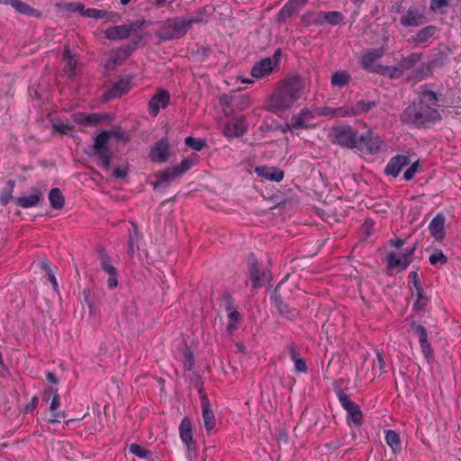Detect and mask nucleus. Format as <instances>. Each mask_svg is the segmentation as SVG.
<instances>
[{
    "instance_id": "obj_64",
    "label": "nucleus",
    "mask_w": 461,
    "mask_h": 461,
    "mask_svg": "<svg viewBox=\"0 0 461 461\" xmlns=\"http://www.w3.org/2000/svg\"><path fill=\"white\" fill-rule=\"evenodd\" d=\"M158 4H162L165 0H157Z\"/></svg>"
},
{
    "instance_id": "obj_61",
    "label": "nucleus",
    "mask_w": 461,
    "mask_h": 461,
    "mask_svg": "<svg viewBox=\"0 0 461 461\" xmlns=\"http://www.w3.org/2000/svg\"><path fill=\"white\" fill-rule=\"evenodd\" d=\"M131 0H121L122 5H125L129 4Z\"/></svg>"
},
{
    "instance_id": "obj_33",
    "label": "nucleus",
    "mask_w": 461,
    "mask_h": 461,
    "mask_svg": "<svg viewBox=\"0 0 461 461\" xmlns=\"http://www.w3.org/2000/svg\"><path fill=\"white\" fill-rule=\"evenodd\" d=\"M412 295L416 297L413 308L416 311L423 309L427 304L428 299L422 294L421 286H417V290L412 291Z\"/></svg>"
},
{
    "instance_id": "obj_6",
    "label": "nucleus",
    "mask_w": 461,
    "mask_h": 461,
    "mask_svg": "<svg viewBox=\"0 0 461 461\" xmlns=\"http://www.w3.org/2000/svg\"><path fill=\"white\" fill-rule=\"evenodd\" d=\"M332 139L338 144L351 149H357V146H359L362 141L360 134L349 127L333 129Z\"/></svg>"
},
{
    "instance_id": "obj_47",
    "label": "nucleus",
    "mask_w": 461,
    "mask_h": 461,
    "mask_svg": "<svg viewBox=\"0 0 461 461\" xmlns=\"http://www.w3.org/2000/svg\"><path fill=\"white\" fill-rule=\"evenodd\" d=\"M382 73L390 77H398L402 74V69L398 68H382Z\"/></svg>"
},
{
    "instance_id": "obj_8",
    "label": "nucleus",
    "mask_w": 461,
    "mask_h": 461,
    "mask_svg": "<svg viewBox=\"0 0 461 461\" xmlns=\"http://www.w3.org/2000/svg\"><path fill=\"white\" fill-rule=\"evenodd\" d=\"M315 118L314 113L308 109H303L298 114L292 118L291 122L285 123L284 131H297L300 129H309L314 127L316 123L313 122Z\"/></svg>"
},
{
    "instance_id": "obj_2",
    "label": "nucleus",
    "mask_w": 461,
    "mask_h": 461,
    "mask_svg": "<svg viewBox=\"0 0 461 461\" xmlns=\"http://www.w3.org/2000/svg\"><path fill=\"white\" fill-rule=\"evenodd\" d=\"M303 87V82L298 79L287 81L271 96L270 108L276 113L290 108L301 98Z\"/></svg>"
},
{
    "instance_id": "obj_26",
    "label": "nucleus",
    "mask_w": 461,
    "mask_h": 461,
    "mask_svg": "<svg viewBox=\"0 0 461 461\" xmlns=\"http://www.w3.org/2000/svg\"><path fill=\"white\" fill-rule=\"evenodd\" d=\"M350 77L347 71L339 70L336 71L330 79L331 85L336 87H343L348 84Z\"/></svg>"
},
{
    "instance_id": "obj_24",
    "label": "nucleus",
    "mask_w": 461,
    "mask_h": 461,
    "mask_svg": "<svg viewBox=\"0 0 461 461\" xmlns=\"http://www.w3.org/2000/svg\"><path fill=\"white\" fill-rule=\"evenodd\" d=\"M41 199V194L39 191H33L32 194L17 198L16 203L22 208H32L36 206Z\"/></svg>"
},
{
    "instance_id": "obj_62",
    "label": "nucleus",
    "mask_w": 461,
    "mask_h": 461,
    "mask_svg": "<svg viewBox=\"0 0 461 461\" xmlns=\"http://www.w3.org/2000/svg\"><path fill=\"white\" fill-rule=\"evenodd\" d=\"M37 402H38V399L36 397H34L32 399V404L35 405V404H37Z\"/></svg>"
},
{
    "instance_id": "obj_27",
    "label": "nucleus",
    "mask_w": 461,
    "mask_h": 461,
    "mask_svg": "<svg viewBox=\"0 0 461 461\" xmlns=\"http://www.w3.org/2000/svg\"><path fill=\"white\" fill-rule=\"evenodd\" d=\"M385 441L393 453L401 451V442L399 435L394 430H387L385 432Z\"/></svg>"
},
{
    "instance_id": "obj_22",
    "label": "nucleus",
    "mask_w": 461,
    "mask_h": 461,
    "mask_svg": "<svg viewBox=\"0 0 461 461\" xmlns=\"http://www.w3.org/2000/svg\"><path fill=\"white\" fill-rule=\"evenodd\" d=\"M382 56V51L380 50H373L371 51H367L362 56L361 64L365 69L369 71H376L377 67L375 65L376 59H378Z\"/></svg>"
},
{
    "instance_id": "obj_7",
    "label": "nucleus",
    "mask_w": 461,
    "mask_h": 461,
    "mask_svg": "<svg viewBox=\"0 0 461 461\" xmlns=\"http://www.w3.org/2000/svg\"><path fill=\"white\" fill-rule=\"evenodd\" d=\"M280 55L281 51L277 50L272 58H266L257 62L251 69V76L257 79L269 76L276 68Z\"/></svg>"
},
{
    "instance_id": "obj_17",
    "label": "nucleus",
    "mask_w": 461,
    "mask_h": 461,
    "mask_svg": "<svg viewBox=\"0 0 461 461\" xmlns=\"http://www.w3.org/2000/svg\"><path fill=\"white\" fill-rule=\"evenodd\" d=\"M168 142L165 139L157 142L150 151L151 159L159 163L165 162L168 158Z\"/></svg>"
},
{
    "instance_id": "obj_50",
    "label": "nucleus",
    "mask_w": 461,
    "mask_h": 461,
    "mask_svg": "<svg viewBox=\"0 0 461 461\" xmlns=\"http://www.w3.org/2000/svg\"><path fill=\"white\" fill-rule=\"evenodd\" d=\"M251 281L255 287L261 285V276L258 270L251 272Z\"/></svg>"
},
{
    "instance_id": "obj_34",
    "label": "nucleus",
    "mask_w": 461,
    "mask_h": 461,
    "mask_svg": "<svg viewBox=\"0 0 461 461\" xmlns=\"http://www.w3.org/2000/svg\"><path fill=\"white\" fill-rule=\"evenodd\" d=\"M132 86L133 83L131 78H123L115 85L114 91L117 95H121L130 91Z\"/></svg>"
},
{
    "instance_id": "obj_57",
    "label": "nucleus",
    "mask_w": 461,
    "mask_h": 461,
    "mask_svg": "<svg viewBox=\"0 0 461 461\" xmlns=\"http://www.w3.org/2000/svg\"><path fill=\"white\" fill-rule=\"evenodd\" d=\"M46 377H47V380L51 384L58 383V379H57L56 375L52 373H48Z\"/></svg>"
},
{
    "instance_id": "obj_55",
    "label": "nucleus",
    "mask_w": 461,
    "mask_h": 461,
    "mask_svg": "<svg viewBox=\"0 0 461 461\" xmlns=\"http://www.w3.org/2000/svg\"><path fill=\"white\" fill-rule=\"evenodd\" d=\"M291 2V5H294L295 9L298 11L300 7H302L307 0H289Z\"/></svg>"
},
{
    "instance_id": "obj_19",
    "label": "nucleus",
    "mask_w": 461,
    "mask_h": 461,
    "mask_svg": "<svg viewBox=\"0 0 461 461\" xmlns=\"http://www.w3.org/2000/svg\"><path fill=\"white\" fill-rule=\"evenodd\" d=\"M409 160L406 156H396L389 161L384 171L386 175L396 177L399 176L402 167L407 166Z\"/></svg>"
},
{
    "instance_id": "obj_16",
    "label": "nucleus",
    "mask_w": 461,
    "mask_h": 461,
    "mask_svg": "<svg viewBox=\"0 0 461 461\" xmlns=\"http://www.w3.org/2000/svg\"><path fill=\"white\" fill-rule=\"evenodd\" d=\"M246 122L243 118L234 119L227 123L223 134L228 138L241 136L246 131Z\"/></svg>"
},
{
    "instance_id": "obj_29",
    "label": "nucleus",
    "mask_w": 461,
    "mask_h": 461,
    "mask_svg": "<svg viewBox=\"0 0 461 461\" xmlns=\"http://www.w3.org/2000/svg\"><path fill=\"white\" fill-rule=\"evenodd\" d=\"M421 20V14L410 11L402 18L401 23L403 26H418Z\"/></svg>"
},
{
    "instance_id": "obj_51",
    "label": "nucleus",
    "mask_w": 461,
    "mask_h": 461,
    "mask_svg": "<svg viewBox=\"0 0 461 461\" xmlns=\"http://www.w3.org/2000/svg\"><path fill=\"white\" fill-rule=\"evenodd\" d=\"M127 173H128L127 167H118L113 171V176L116 178H123L127 176Z\"/></svg>"
},
{
    "instance_id": "obj_56",
    "label": "nucleus",
    "mask_w": 461,
    "mask_h": 461,
    "mask_svg": "<svg viewBox=\"0 0 461 461\" xmlns=\"http://www.w3.org/2000/svg\"><path fill=\"white\" fill-rule=\"evenodd\" d=\"M390 243L392 244V246L395 247L396 249H399L402 246L403 241L401 239H395L392 240Z\"/></svg>"
},
{
    "instance_id": "obj_48",
    "label": "nucleus",
    "mask_w": 461,
    "mask_h": 461,
    "mask_svg": "<svg viewBox=\"0 0 461 461\" xmlns=\"http://www.w3.org/2000/svg\"><path fill=\"white\" fill-rule=\"evenodd\" d=\"M12 190L13 186H11L7 191L3 192L0 195V203L4 205L7 204L12 199Z\"/></svg>"
},
{
    "instance_id": "obj_53",
    "label": "nucleus",
    "mask_w": 461,
    "mask_h": 461,
    "mask_svg": "<svg viewBox=\"0 0 461 461\" xmlns=\"http://www.w3.org/2000/svg\"><path fill=\"white\" fill-rule=\"evenodd\" d=\"M377 360L375 363V366H378L379 369L383 371L384 369V361L380 352L376 353Z\"/></svg>"
},
{
    "instance_id": "obj_30",
    "label": "nucleus",
    "mask_w": 461,
    "mask_h": 461,
    "mask_svg": "<svg viewBox=\"0 0 461 461\" xmlns=\"http://www.w3.org/2000/svg\"><path fill=\"white\" fill-rule=\"evenodd\" d=\"M60 401L59 394H55L52 398L51 403H50V411L52 412L51 418L50 419V421L53 422H59L62 419L65 418L64 414L62 412H55V411L59 407Z\"/></svg>"
},
{
    "instance_id": "obj_59",
    "label": "nucleus",
    "mask_w": 461,
    "mask_h": 461,
    "mask_svg": "<svg viewBox=\"0 0 461 461\" xmlns=\"http://www.w3.org/2000/svg\"><path fill=\"white\" fill-rule=\"evenodd\" d=\"M239 80H240L242 83H252L253 81L249 78H245V77H239Z\"/></svg>"
},
{
    "instance_id": "obj_10",
    "label": "nucleus",
    "mask_w": 461,
    "mask_h": 461,
    "mask_svg": "<svg viewBox=\"0 0 461 461\" xmlns=\"http://www.w3.org/2000/svg\"><path fill=\"white\" fill-rule=\"evenodd\" d=\"M197 163V156L190 158H184L179 166L172 167L163 171L160 174V182H167L169 180H173L187 170H189L194 165Z\"/></svg>"
},
{
    "instance_id": "obj_21",
    "label": "nucleus",
    "mask_w": 461,
    "mask_h": 461,
    "mask_svg": "<svg viewBox=\"0 0 461 461\" xmlns=\"http://www.w3.org/2000/svg\"><path fill=\"white\" fill-rule=\"evenodd\" d=\"M415 330L419 336V341L420 344L421 352H422L424 357L426 358V360L428 361V363H429L433 359V354H432V349H431L430 344L429 343V341L427 339L426 330L421 326H417L415 328Z\"/></svg>"
},
{
    "instance_id": "obj_14",
    "label": "nucleus",
    "mask_w": 461,
    "mask_h": 461,
    "mask_svg": "<svg viewBox=\"0 0 461 461\" xmlns=\"http://www.w3.org/2000/svg\"><path fill=\"white\" fill-rule=\"evenodd\" d=\"M169 93L166 90H159L150 99L149 104V113L156 116L161 109L167 107L169 103Z\"/></svg>"
},
{
    "instance_id": "obj_45",
    "label": "nucleus",
    "mask_w": 461,
    "mask_h": 461,
    "mask_svg": "<svg viewBox=\"0 0 461 461\" xmlns=\"http://www.w3.org/2000/svg\"><path fill=\"white\" fill-rule=\"evenodd\" d=\"M418 162L412 163L403 173V178L409 181L413 178L418 171Z\"/></svg>"
},
{
    "instance_id": "obj_35",
    "label": "nucleus",
    "mask_w": 461,
    "mask_h": 461,
    "mask_svg": "<svg viewBox=\"0 0 461 461\" xmlns=\"http://www.w3.org/2000/svg\"><path fill=\"white\" fill-rule=\"evenodd\" d=\"M185 142L189 148L197 151L202 150L206 145L205 140L201 138L187 137Z\"/></svg>"
},
{
    "instance_id": "obj_42",
    "label": "nucleus",
    "mask_w": 461,
    "mask_h": 461,
    "mask_svg": "<svg viewBox=\"0 0 461 461\" xmlns=\"http://www.w3.org/2000/svg\"><path fill=\"white\" fill-rule=\"evenodd\" d=\"M436 32V28L429 26L423 30H421L418 34L419 41H426L429 38H430Z\"/></svg>"
},
{
    "instance_id": "obj_52",
    "label": "nucleus",
    "mask_w": 461,
    "mask_h": 461,
    "mask_svg": "<svg viewBox=\"0 0 461 461\" xmlns=\"http://www.w3.org/2000/svg\"><path fill=\"white\" fill-rule=\"evenodd\" d=\"M409 278H410L411 282L413 284L414 290H417V286H420L419 284L418 273L414 272V271L411 272L409 274Z\"/></svg>"
},
{
    "instance_id": "obj_9",
    "label": "nucleus",
    "mask_w": 461,
    "mask_h": 461,
    "mask_svg": "<svg viewBox=\"0 0 461 461\" xmlns=\"http://www.w3.org/2000/svg\"><path fill=\"white\" fill-rule=\"evenodd\" d=\"M412 249H405L404 251H393L387 256V266L391 270L402 271L405 269L411 263Z\"/></svg>"
},
{
    "instance_id": "obj_4",
    "label": "nucleus",
    "mask_w": 461,
    "mask_h": 461,
    "mask_svg": "<svg viewBox=\"0 0 461 461\" xmlns=\"http://www.w3.org/2000/svg\"><path fill=\"white\" fill-rule=\"evenodd\" d=\"M116 138L113 131H104L95 140V149L98 156V164L104 169H108L110 165V154L108 149L112 145L113 140Z\"/></svg>"
},
{
    "instance_id": "obj_13",
    "label": "nucleus",
    "mask_w": 461,
    "mask_h": 461,
    "mask_svg": "<svg viewBox=\"0 0 461 461\" xmlns=\"http://www.w3.org/2000/svg\"><path fill=\"white\" fill-rule=\"evenodd\" d=\"M339 400L341 405L347 411L349 425L359 426L362 422V413L358 405L351 402L346 395H341Z\"/></svg>"
},
{
    "instance_id": "obj_40",
    "label": "nucleus",
    "mask_w": 461,
    "mask_h": 461,
    "mask_svg": "<svg viewBox=\"0 0 461 461\" xmlns=\"http://www.w3.org/2000/svg\"><path fill=\"white\" fill-rule=\"evenodd\" d=\"M82 14L86 17L99 19L105 15V12L95 8H89L82 11Z\"/></svg>"
},
{
    "instance_id": "obj_20",
    "label": "nucleus",
    "mask_w": 461,
    "mask_h": 461,
    "mask_svg": "<svg viewBox=\"0 0 461 461\" xmlns=\"http://www.w3.org/2000/svg\"><path fill=\"white\" fill-rule=\"evenodd\" d=\"M431 235L437 240H441L445 236V217L443 214H437L429 225Z\"/></svg>"
},
{
    "instance_id": "obj_39",
    "label": "nucleus",
    "mask_w": 461,
    "mask_h": 461,
    "mask_svg": "<svg viewBox=\"0 0 461 461\" xmlns=\"http://www.w3.org/2000/svg\"><path fill=\"white\" fill-rule=\"evenodd\" d=\"M429 262L432 265H437V264L443 265L447 262V258L441 250H435L429 256Z\"/></svg>"
},
{
    "instance_id": "obj_63",
    "label": "nucleus",
    "mask_w": 461,
    "mask_h": 461,
    "mask_svg": "<svg viewBox=\"0 0 461 461\" xmlns=\"http://www.w3.org/2000/svg\"><path fill=\"white\" fill-rule=\"evenodd\" d=\"M225 99H226V96H222V97L221 98V102L222 103Z\"/></svg>"
},
{
    "instance_id": "obj_36",
    "label": "nucleus",
    "mask_w": 461,
    "mask_h": 461,
    "mask_svg": "<svg viewBox=\"0 0 461 461\" xmlns=\"http://www.w3.org/2000/svg\"><path fill=\"white\" fill-rule=\"evenodd\" d=\"M129 450L131 454L140 458H149L150 456V452L138 444H131Z\"/></svg>"
},
{
    "instance_id": "obj_41",
    "label": "nucleus",
    "mask_w": 461,
    "mask_h": 461,
    "mask_svg": "<svg viewBox=\"0 0 461 461\" xmlns=\"http://www.w3.org/2000/svg\"><path fill=\"white\" fill-rule=\"evenodd\" d=\"M297 10L294 6V5H291V2L288 1V3L279 12L280 19L285 20L291 16Z\"/></svg>"
},
{
    "instance_id": "obj_60",
    "label": "nucleus",
    "mask_w": 461,
    "mask_h": 461,
    "mask_svg": "<svg viewBox=\"0 0 461 461\" xmlns=\"http://www.w3.org/2000/svg\"><path fill=\"white\" fill-rule=\"evenodd\" d=\"M13 0H0V4L2 5H11Z\"/></svg>"
},
{
    "instance_id": "obj_32",
    "label": "nucleus",
    "mask_w": 461,
    "mask_h": 461,
    "mask_svg": "<svg viewBox=\"0 0 461 461\" xmlns=\"http://www.w3.org/2000/svg\"><path fill=\"white\" fill-rule=\"evenodd\" d=\"M103 268L109 275V277L107 280L109 287L110 288L116 287L118 285V282H117L115 268L106 262L103 263Z\"/></svg>"
},
{
    "instance_id": "obj_25",
    "label": "nucleus",
    "mask_w": 461,
    "mask_h": 461,
    "mask_svg": "<svg viewBox=\"0 0 461 461\" xmlns=\"http://www.w3.org/2000/svg\"><path fill=\"white\" fill-rule=\"evenodd\" d=\"M104 34L107 38L113 40L123 39L129 35V29L126 26H114L108 28Z\"/></svg>"
},
{
    "instance_id": "obj_38",
    "label": "nucleus",
    "mask_w": 461,
    "mask_h": 461,
    "mask_svg": "<svg viewBox=\"0 0 461 461\" xmlns=\"http://www.w3.org/2000/svg\"><path fill=\"white\" fill-rule=\"evenodd\" d=\"M228 318H229V323H228V329L233 330L236 329L237 324L240 321V313L235 309L229 308L228 309Z\"/></svg>"
},
{
    "instance_id": "obj_43",
    "label": "nucleus",
    "mask_w": 461,
    "mask_h": 461,
    "mask_svg": "<svg viewBox=\"0 0 461 461\" xmlns=\"http://www.w3.org/2000/svg\"><path fill=\"white\" fill-rule=\"evenodd\" d=\"M293 360L294 362V368L297 372H300V373H306L307 371V365L305 363V361L301 358V357H298L294 353L293 354Z\"/></svg>"
},
{
    "instance_id": "obj_58",
    "label": "nucleus",
    "mask_w": 461,
    "mask_h": 461,
    "mask_svg": "<svg viewBox=\"0 0 461 461\" xmlns=\"http://www.w3.org/2000/svg\"><path fill=\"white\" fill-rule=\"evenodd\" d=\"M50 282L52 283L53 286H54V287H57V285H58L57 279H56V277H55L53 275H51V274L50 275Z\"/></svg>"
},
{
    "instance_id": "obj_28",
    "label": "nucleus",
    "mask_w": 461,
    "mask_h": 461,
    "mask_svg": "<svg viewBox=\"0 0 461 461\" xmlns=\"http://www.w3.org/2000/svg\"><path fill=\"white\" fill-rule=\"evenodd\" d=\"M49 200L54 209H61L64 205V197L58 188H53L50 192Z\"/></svg>"
},
{
    "instance_id": "obj_23",
    "label": "nucleus",
    "mask_w": 461,
    "mask_h": 461,
    "mask_svg": "<svg viewBox=\"0 0 461 461\" xmlns=\"http://www.w3.org/2000/svg\"><path fill=\"white\" fill-rule=\"evenodd\" d=\"M202 416L203 425L208 432L215 427V418L212 411L210 408L209 402L206 399L202 401Z\"/></svg>"
},
{
    "instance_id": "obj_44",
    "label": "nucleus",
    "mask_w": 461,
    "mask_h": 461,
    "mask_svg": "<svg viewBox=\"0 0 461 461\" xmlns=\"http://www.w3.org/2000/svg\"><path fill=\"white\" fill-rule=\"evenodd\" d=\"M324 19L329 23L337 24L341 21L342 15L338 12H330L325 14Z\"/></svg>"
},
{
    "instance_id": "obj_49",
    "label": "nucleus",
    "mask_w": 461,
    "mask_h": 461,
    "mask_svg": "<svg viewBox=\"0 0 461 461\" xmlns=\"http://www.w3.org/2000/svg\"><path fill=\"white\" fill-rule=\"evenodd\" d=\"M448 3V0H431L430 8L433 11H438L442 7L446 6Z\"/></svg>"
},
{
    "instance_id": "obj_5",
    "label": "nucleus",
    "mask_w": 461,
    "mask_h": 461,
    "mask_svg": "<svg viewBox=\"0 0 461 461\" xmlns=\"http://www.w3.org/2000/svg\"><path fill=\"white\" fill-rule=\"evenodd\" d=\"M373 104L371 103H359L356 106L350 108H340V109H331L329 107H321L316 108L312 110L316 116H351L358 114L362 112H367Z\"/></svg>"
},
{
    "instance_id": "obj_1",
    "label": "nucleus",
    "mask_w": 461,
    "mask_h": 461,
    "mask_svg": "<svg viewBox=\"0 0 461 461\" xmlns=\"http://www.w3.org/2000/svg\"><path fill=\"white\" fill-rule=\"evenodd\" d=\"M404 119L418 126H425L441 119L437 109V97L431 91L423 93L419 103L409 105L404 111Z\"/></svg>"
},
{
    "instance_id": "obj_54",
    "label": "nucleus",
    "mask_w": 461,
    "mask_h": 461,
    "mask_svg": "<svg viewBox=\"0 0 461 461\" xmlns=\"http://www.w3.org/2000/svg\"><path fill=\"white\" fill-rule=\"evenodd\" d=\"M418 59H419V57L416 56V55H413V56H411V57H410L408 59H405L403 60V66H405L406 68H409L411 63H413V62H415Z\"/></svg>"
},
{
    "instance_id": "obj_18",
    "label": "nucleus",
    "mask_w": 461,
    "mask_h": 461,
    "mask_svg": "<svg viewBox=\"0 0 461 461\" xmlns=\"http://www.w3.org/2000/svg\"><path fill=\"white\" fill-rule=\"evenodd\" d=\"M255 172L264 179L280 182L284 178V172L275 167H257Z\"/></svg>"
},
{
    "instance_id": "obj_3",
    "label": "nucleus",
    "mask_w": 461,
    "mask_h": 461,
    "mask_svg": "<svg viewBox=\"0 0 461 461\" xmlns=\"http://www.w3.org/2000/svg\"><path fill=\"white\" fill-rule=\"evenodd\" d=\"M179 438L186 448V456L193 461L197 456V445L194 439V426L189 417H185L178 427Z\"/></svg>"
},
{
    "instance_id": "obj_31",
    "label": "nucleus",
    "mask_w": 461,
    "mask_h": 461,
    "mask_svg": "<svg viewBox=\"0 0 461 461\" xmlns=\"http://www.w3.org/2000/svg\"><path fill=\"white\" fill-rule=\"evenodd\" d=\"M62 62L65 65L66 72L69 76H71L73 74V71H74L75 68H76L77 59L71 54V52L69 50H66L65 51V53L63 55Z\"/></svg>"
},
{
    "instance_id": "obj_11",
    "label": "nucleus",
    "mask_w": 461,
    "mask_h": 461,
    "mask_svg": "<svg viewBox=\"0 0 461 461\" xmlns=\"http://www.w3.org/2000/svg\"><path fill=\"white\" fill-rule=\"evenodd\" d=\"M72 117L75 124L69 125L58 122L54 123V128L61 133H68L71 128L76 125H91L97 122V116L95 114L75 113Z\"/></svg>"
},
{
    "instance_id": "obj_15",
    "label": "nucleus",
    "mask_w": 461,
    "mask_h": 461,
    "mask_svg": "<svg viewBox=\"0 0 461 461\" xmlns=\"http://www.w3.org/2000/svg\"><path fill=\"white\" fill-rule=\"evenodd\" d=\"M191 23L192 21L179 18L168 20L166 24L167 28L171 30L169 38H179L184 35Z\"/></svg>"
},
{
    "instance_id": "obj_12",
    "label": "nucleus",
    "mask_w": 461,
    "mask_h": 461,
    "mask_svg": "<svg viewBox=\"0 0 461 461\" xmlns=\"http://www.w3.org/2000/svg\"><path fill=\"white\" fill-rule=\"evenodd\" d=\"M362 141L357 149L360 151L373 154L378 152L382 149L383 140L373 131H368L366 135L360 134Z\"/></svg>"
},
{
    "instance_id": "obj_46",
    "label": "nucleus",
    "mask_w": 461,
    "mask_h": 461,
    "mask_svg": "<svg viewBox=\"0 0 461 461\" xmlns=\"http://www.w3.org/2000/svg\"><path fill=\"white\" fill-rule=\"evenodd\" d=\"M62 7L69 12H82L83 11V5L78 2L74 3H65L62 5Z\"/></svg>"
},
{
    "instance_id": "obj_37",
    "label": "nucleus",
    "mask_w": 461,
    "mask_h": 461,
    "mask_svg": "<svg viewBox=\"0 0 461 461\" xmlns=\"http://www.w3.org/2000/svg\"><path fill=\"white\" fill-rule=\"evenodd\" d=\"M10 5L21 14H32L34 13L32 8L19 0H13Z\"/></svg>"
}]
</instances>
